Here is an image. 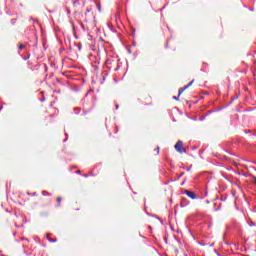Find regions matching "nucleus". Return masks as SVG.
<instances>
[{"label":"nucleus","mask_w":256,"mask_h":256,"mask_svg":"<svg viewBox=\"0 0 256 256\" xmlns=\"http://www.w3.org/2000/svg\"><path fill=\"white\" fill-rule=\"evenodd\" d=\"M251 178L253 179V182L255 183V185H256V176H251Z\"/></svg>","instance_id":"nucleus-6"},{"label":"nucleus","mask_w":256,"mask_h":256,"mask_svg":"<svg viewBox=\"0 0 256 256\" xmlns=\"http://www.w3.org/2000/svg\"><path fill=\"white\" fill-rule=\"evenodd\" d=\"M18 47H19V49H25V45L24 44H19Z\"/></svg>","instance_id":"nucleus-5"},{"label":"nucleus","mask_w":256,"mask_h":256,"mask_svg":"<svg viewBox=\"0 0 256 256\" xmlns=\"http://www.w3.org/2000/svg\"><path fill=\"white\" fill-rule=\"evenodd\" d=\"M3 109V107H0V111Z\"/></svg>","instance_id":"nucleus-8"},{"label":"nucleus","mask_w":256,"mask_h":256,"mask_svg":"<svg viewBox=\"0 0 256 256\" xmlns=\"http://www.w3.org/2000/svg\"><path fill=\"white\" fill-rule=\"evenodd\" d=\"M56 201H57V207H61V201H63V198H61V197H57L56 198Z\"/></svg>","instance_id":"nucleus-4"},{"label":"nucleus","mask_w":256,"mask_h":256,"mask_svg":"<svg viewBox=\"0 0 256 256\" xmlns=\"http://www.w3.org/2000/svg\"><path fill=\"white\" fill-rule=\"evenodd\" d=\"M174 149L180 153L181 155H183V153H187V150H185V148L183 147V141L179 140L175 146Z\"/></svg>","instance_id":"nucleus-2"},{"label":"nucleus","mask_w":256,"mask_h":256,"mask_svg":"<svg viewBox=\"0 0 256 256\" xmlns=\"http://www.w3.org/2000/svg\"><path fill=\"white\" fill-rule=\"evenodd\" d=\"M49 204H51V200H49V202H48Z\"/></svg>","instance_id":"nucleus-9"},{"label":"nucleus","mask_w":256,"mask_h":256,"mask_svg":"<svg viewBox=\"0 0 256 256\" xmlns=\"http://www.w3.org/2000/svg\"><path fill=\"white\" fill-rule=\"evenodd\" d=\"M49 241L51 242V243H55L56 241H57V239H49Z\"/></svg>","instance_id":"nucleus-7"},{"label":"nucleus","mask_w":256,"mask_h":256,"mask_svg":"<svg viewBox=\"0 0 256 256\" xmlns=\"http://www.w3.org/2000/svg\"><path fill=\"white\" fill-rule=\"evenodd\" d=\"M192 85H193V80L190 83H188L186 86L179 88L178 96H174L173 99H175V101H179V97H181V95H183V93L187 91V89H189V87H191Z\"/></svg>","instance_id":"nucleus-1"},{"label":"nucleus","mask_w":256,"mask_h":256,"mask_svg":"<svg viewBox=\"0 0 256 256\" xmlns=\"http://www.w3.org/2000/svg\"><path fill=\"white\" fill-rule=\"evenodd\" d=\"M184 193L189 197L190 199H197V195L193 191L185 190Z\"/></svg>","instance_id":"nucleus-3"}]
</instances>
